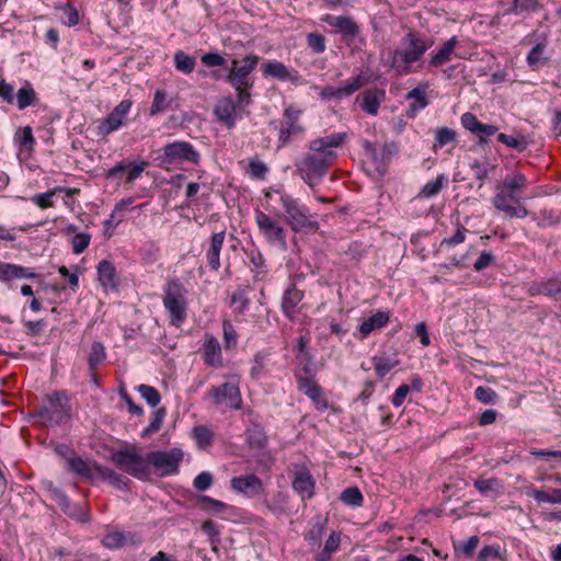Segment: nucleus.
<instances>
[{"mask_svg":"<svg viewBox=\"0 0 561 561\" xmlns=\"http://www.w3.org/2000/svg\"><path fill=\"white\" fill-rule=\"evenodd\" d=\"M346 138V133H334L309 144V151L297 163V170L308 185H316L327 174L336 159L335 149L342 147Z\"/></svg>","mask_w":561,"mask_h":561,"instance_id":"f257e3e1","label":"nucleus"},{"mask_svg":"<svg viewBox=\"0 0 561 561\" xmlns=\"http://www.w3.org/2000/svg\"><path fill=\"white\" fill-rule=\"evenodd\" d=\"M527 186V179L522 173L506 176L496 185V193L492 198L493 206L511 218H525L527 208L522 204L520 195Z\"/></svg>","mask_w":561,"mask_h":561,"instance_id":"f03ea898","label":"nucleus"},{"mask_svg":"<svg viewBox=\"0 0 561 561\" xmlns=\"http://www.w3.org/2000/svg\"><path fill=\"white\" fill-rule=\"evenodd\" d=\"M402 48L396 49L390 57L391 68L401 75L411 72V65L422 58L433 42L424 39L414 32H409L402 38Z\"/></svg>","mask_w":561,"mask_h":561,"instance_id":"7ed1b4c3","label":"nucleus"},{"mask_svg":"<svg viewBox=\"0 0 561 561\" xmlns=\"http://www.w3.org/2000/svg\"><path fill=\"white\" fill-rule=\"evenodd\" d=\"M260 61L256 55H247L243 59H232L231 67L227 76L229 82L238 94V104L248 105L250 103V89L253 87L251 72L256 68Z\"/></svg>","mask_w":561,"mask_h":561,"instance_id":"20e7f679","label":"nucleus"},{"mask_svg":"<svg viewBox=\"0 0 561 561\" xmlns=\"http://www.w3.org/2000/svg\"><path fill=\"white\" fill-rule=\"evenodd\" d=\"M187 289L178 278L169 277L163 286L162 302L170 314V323L180 327L187 317Z\"/></svg>","mask_w":561,"mask_h":561,"instance_id":"39448f33","label":"nucleus"},{"mask_svg":"<svg viewBox=\"0 0 561 561\" xmlns=\"http://www.w3.org/2000/svg\"><path fill=\"white\" fill-rule=\"evenodd\" d=\"M112 460L119 469L134 478L145 481L151 477L148 455L144 457L134 446L113 453Z\"/></svg>","mask_w":561,"mask_h":561,"instance_id":"423d86ee","label":"nucleus"},{"mask_svg":"<svg viewBox=\"0 0 561 561\" xmlns=\"http://www.w3.org/2000/svg\"><path fill=\"white\" fill-rule=\"evenodd\" d=\"M37 416L44 425L61 424L70 417L69 400L64 392H55L46 397L38 409Z\"/></svg>","mask_w":561,"mask_h":561,"instance_id":"0eeeda50","label":"nucleus"},{"mask_svg":"<svg viewBox=\"0 0 561 561\" xmlns=\"http://www.w3.org/2000/svg\"><path fill=\"white\" fill-rule=\"evenodd\" d=\"M254 219L259 232L268 244L277 245L282 250L287 249V231L278 220L260 209L255 210Z\"/></svg>","mask_w":561,"mask_h":561,"instance_id":"6e6552de","label":"nucleus"},{"mask_svg":"<svg viewBox=\"0 0 561 561\" xmlns=\"http://www.w3.org/2000/svg\"><path fill=\"white\" fill-rule=\"evenodd\" d=\"M279 202L285 211L286 224L295 232H299L305 228H318V224L309 219L308 209L305 206H300L290 195L280 194Z\"/></svg>","mask_w":561,"mask_h":561,"instance_id":"1a4fd4ad","label":"nucleus"},{"mask_svg":"<svg viewBox=\"0 0 561 561\" xmlns=\"http://www.w3.org/2000/svg\"><path fill=\"white\" fill-rule=\"evenodd\" d=\"M301 113L293 106L285 108L278 131V148L304 135L305 127L300 123Z\"/></svg>","mask_w":561,"mask_h":561,"instance_id":"9d476101","label":"nucleus"},{"mask_svg":"<svg viewBox=\"0 0 561 561\" xmlns=\"http://www.w3.org/2000/svg\"><path fill=\"white\" fill-rule=\"evenodd\" d=\"M182 459L183 453L179 448H173L169 451H151L148 454L149 467L152 466L156 470L160 471L162 476L176 473Z\"/></svg>","mask_w":561,"mask_h":561,"instance_id":"9b49d317","label":"nucleus"},{"mask_svg":"<svg viewBox=\"0 0 561 561\" xmlns=\"http://www.w3.org/2000/svg\"><path fill=\"white\" fill-rule=\"evenodd\" d=\"M163 162L175 163V162H190L198 164L201 160L199 152L186 141H175L168 144L163 148Z\"/></svg>","mask_w":561,"mask_h":561,"instance_id":"f8f14e48","label":"nucleus"},{"mask_svg":"<svg viewBox=\"0 0 561 561\" xmlns=\"http://www.w3.org/2000/svg\"><path fill=\"white\" fill-rule=\"evenodd\" d=\"M208 394L214 399V403L225 404L229 409L238 410L241 408L242 399L239 387L233 382H225L217 387H211Z\"/></svg>","mask_w":561,"mask_h":561,"instance_id":"ddd939ff","label":"nucleus"},{"mask_svg":"<svg viewBox=\"0 0 561 561\" xmlns=\"http://www.w3.org/2000/svg\"><path fill=\"white\" fill-rule=\"evenodd\" d=\"M149 165L147 161H141L139 163H128L126 164L124 161L117 163L112 169L107 171L106 178L114 179L119 174H125L124 185L126 188H130L134 182L140 178L145 169Z\"/></svg>","mask_w":561,"mask_h":561,"instance_id":"4468645a","label":"nucleus"},{"mask_svg":"<svg viewBox=\"0 0 561 561\" xmlns=\"http://www.w3.org/2000/svg\"><path fill=\"white\" fill-rule=\"evenodd\" d=\"M365 82V78L362 75H358L347 81L343 87H324L320 95L324 99H343L358 91L362 87H364Z\"/></svg>","mask_w":561,"mask_h":561,"instance_id":"2eb2a0df","label":"nucleus"},{"mask_svg":"<svg viewBox=\"0 0 561 561\" xmlns=\"http://www.w3.org/2000/svg\"><path fill=\"white\" fill-rule=\"evenodd\" d=\"M130 100H123L115 108L107 115L101 125V129L104 134L108 135L117 130L124 122L125 116L131 108Z\"/></svg>","mask_w":561,"mask_h":561,"instance_id":"dca6fc26","label":"nucleus"},{"mask_svg":"<svg viewBox=\"0 0 561 561\" xmlns=\"http://www.w3.org/2000/svg\"><path fill=\"white\" fill-rule=\"evenodd\" d=\"M232 490L248 496H254L263 491V483L255 474L234 477L230 481Z\"/></svg>","mask_w":561,"mask_h":561,"instance_id":"f3484780","label":"nucleus"},{"mask_svg":"<svg viewBox=\"0 0 561 561\" xmlns=\"http://www.w3.org/2000/svg\"><path fill=\"white\" fill-rule=\"evenodd\" d=\"M237 106H239L238 101L234 103L232 99L224 98L215 105L214 114L222 125L227 128H232L236 124L234 113Z\"/></svg>","mask_w":561,"mask_h":561,"instance_id":"a211bd4d","label":"nucleus"},{"mask_svg":"<svg viewBox=\"0 0 561 561\" xmlns=\"http://www.w3.org/2000/svg\"><path fill=\"white\" fill-rule=\"evenodd\" d=\"M293 489L302 497L310 499L314 493V480L306 468H300L295 472Z\"/></svg>","mask_w":561,"mask_h":561,"instance_id":"6ab92c4d","label":"nucleus"},{"mask_svg":"<svg viewBox=\"0 0 561 561\" xmlns=\"http://www.w3.org/2000/svg\"><path fill=\"white\" fill-rule=\"evenodd\" d=\"M226 231L214 233L206 251V260L211 271L217 272L220 267V252L225 242Z\"/></svg>","mask_w":561,"mask_h":561,"instance_id":"aec40b11","label":"nucleus"},{"mask_svg":"<svg viewBox=\"0 0 561 561\" xmlns=\"http://www.w3.org/2000/svg\"><path fill=\"white\" fill-rule=\"evenodd\" d=\"M203 357L205 364L213 367H219L222 364L221 347L214 335L206 334L203 345Z\"/></svg>","mask_w":561,"mask_h":561,"instance_id":"412c9836","label":"nucleus"},{"mask_svg":"<svg viewBox=\"0 0 561 561\" xmlns=\"http://www.w3.org/2000/svg\"><path fill=\"white\" fill-rule=\"evenodd\" d=\"M262 72L265 77H272L280 81H291L295 82L297 80V72L290 71L283 62L280 61H267L262 66Z\"/></svg>","mask_w":561,"mask_h":561,"instance_id":"4be33fe9","label":"nucleus"},{"mask_svg":"<svg viewBox=\"0 0 561 561\" xmlns=\"http://www.w3.org/2000/svg\"><path fill=\"white\" fill-rule=\"evenodd\" d=\"M322 21L335 27L340 33L346 36L355 37L359 33L358 25L348 16H333L327 14L322 18Z\"/></svg>","mask_w":561,"mask_h":561,"instance_id":"5701e85b","label":"nucleus"},{"mask_svg":"<svg viewBox=\"0 0 561 561\" xmlns=\"http://www.w3.org/2000/svg\"><path fill=\"white\" fill-rule=\"evenodd\" d=\"M304 293L295 285L287 288L282 300V309L287 318L294 319L298 312V304L302 300Z\"/></svg>","mask_w":561,"mask_h":561,"instance_id":"b1692460","label":"nucleus"},{"mask_svg":"<svg viewBox=\"0 0 561 561\" xmlns=\"http://www.w3.org/2000/svg\"><path fill=\"white\" fill-rule=\"evenodd\" d=\"M328 517L316 516L312 518L310 528L305 533V540L311 546H318L328 528Z\"/></svg>","mask_w":561,"mask_h":561,"instance_id":"393cba45","label":"nucleus"},{"mask_svg":"<svg viewBox=\"0 0 561 561\" xmlns=\"http://www.w3.org/2000/svg\"><path fill=\"white\" fill-rule=\"evenodd\" d=\"M529 291L531 295H545L556 300H561V282L558 279H548L542 283L534 284Z\"/></svg>","mask_w":561,"mask_h":561,"instance_id":"a878e982","label":"nucleus"},{"mask_svg":"<svg viewBox=\"0 0 561 561\" xmlns=\"http://www.w3.org/2000/svg\"><path fill=\"white\" fill-rule=\"evenodd\" d=\"M389 322V314L378 311L359 325L360 339L367 337L374 330L385 327Z\"/></svg>","mask_w":561,"mask_h":561,"instance_id":"bb28decb","label":"nucleus"},{"mask_svg":"<svg viewBox=\"0 0 561 561\" xmlns=\"http://www.w3.org/2000/svg\"><path fill=\"white\" fill-rule=\"evenodd\" d=\"M456 36L450 37L430 59L431 67H440L450 60L451 54L457 45Z\"/></svg>","mask_w":561,"mask_h":561,"instance_id":"cd10ccee","label":"nucleus"},{"mask_svg":"<svg viewBox=\"0 0 561 561\" xmlns=\"http://www.w3.org/2000/svg\"><path fill=\"white\" fill-rule=\"evenodd\" d=\"M99 280L103 287L116 286V270L112 262L102 260L98 264Z\"/></svg>","mask_w":561,"mask_h":561,"instance_id":"c85d7f7f","label":"nucleus"},{"mask_svg":"<svg viewBox=\"0 0 561 561\" xmlns=\"http://www.w3.org/2000/svg\"><path fill=\"white\" fill-rule=\"evenodd\" d=\"M38 101L37 94L31 83L26 82L16 92V103L19 110H25L28 106L35 105Z\"/></svg>","mask_w":561,"mask_h":561,"instance_id":"c756f323","label":"nucleus"},{"mask_svg":"<svg viewBox=\"0 0 561 561\" xmlns=\"http://www.w3.org/2000/svg\"><path fill=\"white\" fill-rule=\"evenodd\" d=\"M474 488L484 496H489L491 494L499 493L503 484L497 478H490V479H477L474 481Z\"/></svg>","mask_w":561,"mask_h":561,"instance_id":"7c9ffc66","label":"nucleus"},{"mask_svg":"<svg viewBox=\"0 0 561 561\" xmlns=\"http://www.w3.org/2000/svg\"><path fill=\"white\" fill-rule=\"evenodd\" d=\"M105 358L106 352L104 345L101 342H94L88 356L89 371H96Z\"/></svg>","mask_w":561,"mask_h":561,"instance_id":"2f4dec72","label":"nucleus"},{"mask_svg":"<svg viewBox=\"0 0 561 561\" xmlns=\"http://www.w3.org/2000/svg\"><path fill=\"white\" fill-rule=\"evenodd\" d=\"M426 88L427 84H420L408 92L407 99L415 101V103L410 104V111L416 112L427 106Z\"/></svg>","mask_w":561,"mask_h":561,"instance_id":"473e14b6","label":"nucleus"},{"mask_svg":"<svg viewBox=\"0 0 561 561\" xmlns=\"http://www.w3.org/2000/svg\"><path fill=\"white\" fill-rule=\"evenodd\" d=\"M341 543V533L332 531L324 543L323 550L317 554V561H329Z\"/></svg>","mask_w":561,"mask_h":561,"instance_id":"72a5a7b5","label":"nucleus"},{"mask_svg":"<svg viewBox=\"0 0 561 561\" xmlns=\"http://www.w3.org/2000/svg\"><path fill=\"white\" fill-rule=\"evenodd\" d=\"M172 100L169 99L168 94L163 90H157L153 96V101L150 107V115L156 116L160 113L165 112L170 108Z\"/></svg>","mask_w":561,"mask_h":561,"instance_id":"f704fd0d","label":"nucleus"},{"mask_svg":"<svg viewBox=\"0 0 561 561\" xmlns=\"http://www.w3.org/2000/svg\"><path fill=\"white\" fill-rule=\"evenodd\" d=\"M247 442L251 448L261 449L266 444L264 430L259 425H253L247 431Z\"/></svg>","mask_w":561,"mask_h":561,"instance_id":"c9c22d12","label":"nucleus"},{"mask_svg":"<svg viewBox=\"0 0 561 561\" xmlns=\"http://www.w3.org/2000/svg\"><path fill=\"white\" fill-rule=\"evenodd\" d=\"M470 169L473 175L480 181L479 187H482L484 180L489 176V172L494 170L495 165L491 164L488 159L483 161L473 160L470 163Z\"/></svg>","mask_w":561,"mask_h":561,"instance_id":"e433bc0d","label":"nucleus"},{"mask_svg":"<svg viewBox=\"0 0 561 561\" xmlns=\"http://www.w3.org/2000/svg\"><path fill=\"white\" fill-rule=\"evenodd\" d=\"M270 354L267 352H259L255 354L250 375L253 379L261 378L266 373Z\"/></svg>","mask_w":561,"mask_h":561,"instance_id":"4c0bfd02","label":"nucleus"},{"mask_svg":"<svg viewBox=\"0 0 561 561\" xmlns=\"http://www.w3.org/2000/svg\"><path fill=\"white\" fill-rule=\"evenodd\" d=\"M174 64L179 71L191 73L195 68L196 60L194 57L185 54L183 50H178L174 54Z\"/></svg>","mask_w":561,"mask_h":561,"instance_id":"58836bf2","label":"nucleus"},{"mask_svg":"<svg viewBox=\"0 0 561 561\" xmlns=\"http://www.w3.org/2000/svg\"><path fill=\"white\" fill-rule=\"evenodd\" d=\"M374 368L379 378H383L392 368L398 365V360L385 356L373 357Z\"/></svg>","mask_w":561,"mask_h":561,"instance_id":"ea45409f","label":"nucleus"},{"mask_svg":"<svg viewBox=\"0 0 561 561\" xmlns=\"http://www.w3.org/2000/svg\"><path fill=\"white\" fill-rule=\"evenodd\" d=\"M380 105V101L377 98L376 91H365L362 94V103L360 106L363 111L368 114L375 115L378 112Z\"/></svg>","mask_w":561,"mask_h":561,"instance_id":"a19ab883","label":"nucleus"},{"mask_svg":"<svg viewBox=\"0 0 561 561\" xmlns=\"http://www.w3.org/2000/svg\"><path fill=\"white\" fill-rule=\"evenodd\" d=\"M457 139V133L448 127H440L437 128L435 131V144L434 148L436 147H444L448 144L455 142Z\"/></svg>","mask_w":561,"mask_h":561,"instance_id":"79ce46f5","label":"nucleus"},{"mask_svg":"<svg viewBox=\"0 0 561 561\" xmlns=\"http://www.w3.org/2000/svg\"><path fill=\"white\" fill-rule=\"evenodd\" d=\"M164 416V408H159L158 410H156L150 424L142 431L141 437L147 438L151 436L153 433L158 432L162 426Z\"/></svg>","mask_w":561,"mask_h":561,"instance_id":"37998d69","label":"nucleus"},{"mask_svg":"<svg viewBox=\"0 0 561 561\" xmlns=\"http://www.w3.org/2000/svg\"><path fill=\"white\" fill-rule=\"evenodd\" d=\"M193 437L201 448H205L211 444L214 434L207 426L199 425L193 428Z\"/></svg>","mask_w":561,"mask_h":561,"instance_id":"c03bdc74","label":"nucleus"},{"mask_svg":"<svg viewBox=\"0 0 561 561\" xmlns=\"http://www.w3.org/2000/svg\"><path fill=\"white\" fill-rule=\"evenodd\" d=\"M61 191H64V187L57 186L47 191L46 193L33 196L32 201L42 209L51 208L54 207L53 196L56 193H60Z\"/></svg>","mask_w":561,"mask_h":561,"instance_id":"a18cd8bd","label":"nucleus"},{"mask_svg":"<svg viewBox=\"0 0 561 561\" xmlns=\"http://www.w3.org/2000/svg\"><path fill=\"white\" fill-rule=\"evenodd\" d=\"M341 501L351 506H360L363 503V494L357 486L345 489L340 496Z\"/></svg>","mask_w":561,"mask_h":561,"instance_id":"49530a36","label":"nucleus"},{"mask_svg":"<svg viewBox=\"0 0 561 561\" xmlns=\"http://www.w3.org/2000/svg\"><path fill=\"white\" fill-rule=\"evenodd\" d=\"M68 469L82 476V477H92L93 468H91L88 462L79 457H73L67 459Z\"/></svg>","mask_w":561,"mask_h":561,"instance_id":"de8ad7c7","label":"nucleus"},{"mask_svg":"<svg viewBox=\"0 0 561 561\" xmlns=\"http://www.w3.org/2000/svg\"><path fill=\"white\" fill-rule=\"evenodd\" d=\"M201 502V508L207 512H210L213 514H220L224 513L227 508V504L215 500L210 496L204 495L199 499Z\"/></svg>","mask_w":561,"mask_h":561,"instance_id":"09e8293b","label":"nucleus"},{"mask_svg":"<svg viewBox=\"0 0 561 561\" xmlns=\"http://www.w3.org/2000/svg\"><path fill=\"white\" fill-rule=\"evenodd\" d=\"M444 182H445L444 175L437 176L435 180L426 183L423 186L419 196L428 198V197H433V196L437 195L440 192V190L443 188Z\"/></svg>","mask_w":561,"mask_h":561,"instance_id":"8fccbe9b","label":"nucleus"},{"mask_svg":"<svg viewBox=\"0 0 561 561\" xmlns=\"http://www.w3.org/2000/svg\"><path fill=\"white\" fill-rule=\"evenodd\" d=\"M140 396L150 404L151 407H157L161 400L159 391L148 385H140L137 388Z\"/></svg>","mask_w":561,"mask_h":561,"instance_id":"3c124183","label":"nucleus"},{"mask_svg":"<svg viewBox=\"0 0 561 561\" xmlns=\"http://www.w3.org/2000/svg\"><path fill=\"white\" fill-rule=\"evenodd\" d=\"M127 541L124 533L115 531L104 536L102 543L108 549L122 548Z\"/></svg>","mask_w":561,"mask_h":561,"instance_id":"603ef678","label":"nucleus"},{"mask_svg":"<svg viewBox=\"0 0 561 561\" xmlns=\"http://www.w3.org/2000/svg\"><path fill=\"white\" fill-rule=\"evenodd\" d=\"M497 140L510 148L517 149L518 151H524L528 145L525 137L517 138L503 133L499 134Z\"/></svg>","mask_w":561,"mask_h":561,"instance_id":"864d4df0","label":"nucleus"},{"mask_svg":"<svg viewBox=\"0 0 561 561\" xmlns=\"http://www.w3.org/2000/svg\"><path fill=\"white\" fill-rule=\"evenodd\" d=\"M91 234L85 232H78L72 237L71 247L76 254H81L89 247Z\"/></svg>","mask_w":561,"mask_h":561,"instance_id":"5fc2aeb1","label":"nucleus"},{"mask_svg":"<svg viewBox=\"0 0 561 561\" xmlns=\"http://www.w3.org/2000/svg\"><path fill=\"white\" fill-rule=\"evenodd\" d=\"M308 47L314 54H322L325 50V38L319 33H310L307 36Z\"/></svg>","mask_w":561,"mask_h":561,"instance_id":"6e6d98bb","label":"nucleus"},{"mask_svg":"<svg viewBox=\"0 0 561 561\" xmlns=\"http://www.w3.org/2000/svg\"><path fill=\"white\" fill-rule=\"evenodd\" d=\"M546 45L543 43H538L528 54L527 56V62L533 68L536 69L538 65L546 60V58L542 57L545 51Z\"/></svg>","mask_w":561,"mask_h":561,"instance_id":"4d7b16f0","label":"nucleus"},{"mask_svg":"<svg viewBox=\"0 0 561 561\" xmlns=\"http://www.w3.org/2000/svg\"><path fill=\"white\" fill-rule=\"evenodd\" d=\"M307 397L314 403L318 410H325L329 408L328 399L324 397L323 389L319 386L313 389Z\"/></svg>","mask_w":561,"mask_h":561,"instance_id":"13d9d810","label":"nucleus"},{"mask_svg":"<svg viewBox=\"0 0 561 561\" xmlns=\"http://www.w3.org/2000/svg\"><path fill=\"white\" fill-rule=\"evenodd\" d=\"M296 378L298 390L304 392L306 396L319 387L318 382L312 377L296 375Z\"/></svg>","mask_w":561,"mask_h":561,"instance_id":"bf43d9fd","label":"nucleus"},{"mask_svg":"<svg viewBox=\"0 0 561 561\" xmlns=\"http://www.w3.org/2000/svg\"><path fill=\"white\" fill-rule=\"evenodd\" d=\"M474 396L480 402L485 404L494 403L497 398V394L494 390L482 386L476 389Z\"/></svg>","mask_w":561,"mask_h":561,"instance_id":"052dcab7","label":"nucleus"},{"mask_svg":"<svg viewBox=\"0 0 561 561\" xmlns=\"http://www.w3.org/2000/svg\"><path fill=\"white\" fill-rule=\"evenodd\" d=\"M480 539L478 536H471L466 542L455 546L456 550H460L466 558H471L477 549Z\"/></svg>","mask_w":561,"mask_h":561,"instance_id":"680f3d73","label":"nucleus"},{"mask_svg":"<svg viewBox=\"0 0 561 561\" xmlns=\"http://www.w3.org/2000/svg\"><path fill=\"white\" fill-rule=\"evenodd\" d=\"M461 125L472 134H478L479 128L481 127V122L477 118V116L472 113H465L461 115Z\"/></svg>","mask_w":561,"mask_h":561,"instance_id":"e2e57ef3","label":"nucleus"},{"mask_svg":"<svg viewBox=\"0 0 561 561\" xmlns=\"http://www.w3.org/2000/svg\"><path fill=\"white\" fill-rule=\"evenodd\" d=\"M62 13H64V19H62L64 24H66L68 26H75L79 23V13H78L77 9L75 7H72L71 4H66L65 7H62Z\"/></svg>","mask_w":561,"mask_h":561,"instance_id":"0e129e2a","label":"nucleus"},{"mask_svg":"<svg viewBox=\"0 0 561 561\" xmlns=\"http://www.w3.org/2000/svg\"><path fill=\"white\" fill-rule=\"evenodd\" d=\"M224 339L226 343V348H230L237 344V332L233 325L229 321H224Z\"/></svg>","mask_w":561,"mask_h":561,"instance_id":"69168bd1","label":"nucleus"},{"mask_svg":"<svg viewBox=\"0 0 561 561\" xmlns=\"http://www.w3.org/2000/svg\"><path fill=\"white\" fill-rule=\"evenodd\" d=\"M213 484V476L209 472H201L195 477L193 485L198 491H205Z\"/></svg>","mask_w":561,"mask_h":561,"instance_id":"338daca9","label":"nucleus"},{"mask_svg":"<svg viewBox=\"0 0 561 561\" xmlns=\"http://www.w3.org/2000/svg\"><path fill=\"white\" fill-rule=\"evenodd\" d=\"M490 558H500L501 560H504L500 546H485L482 548V550L479 552L478 561H488Z\"/></svg>","mask_w":561,"mask_h":561,"instance_id":"774afa93","label":"nucleus"}]
</instances>
